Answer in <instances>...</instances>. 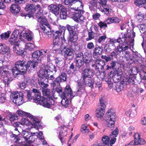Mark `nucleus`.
Instances as JSON below:
<instances>
[{
  "instance_id": "2f4dec72",
  "label": "nucleus",
  "mask_w": 146,
  "mask_h": 146,
  "mask_svg": "<svg viewBox=\"0 0 146 146\" xmlns=\"http://www.w3.org/2000/svg\"><path fill=\"white\" fill-rule=\"evenodd\" d=\"M9 48L5 44H0V54H4L7 52L10 56V53L8 52Z\"/></svg>"
},
{
  "instance_id": "7c9ffc66",
  "label": "nucleus",
  "mask_w": 146,
  "mask_h": 146,
  "mask_svg": "<svg viewBox=\"0 0 146 146\" xmlns=\"http://www.w3.org/2000/svg\"><path fill=\"white\" fill-rule=\"evenodd\" d=\"M31 123V122L29 120L26 118H22L20 122H16L15 125L17 126H19L20 124L22 125H25L27 126L30 125Z\"/></svg>"
},
{
  "instance_id": "c9c22d12",
  "label": "nucleus",
  "mask_w": 146,
  "mask_h": 146,
  "mask_svg": "<svg viewBox=\"0 0 146 146\" xmlns=\"http://www.w3.org/2000/svg\"><path fill=\"white\" fill-rule=\"evenodd\" d=\"M83 82L86 86L92 87L93 86L94 81L93 79L90 77L83 80Z\"/></svg>"
},
{
  "instance_id": "37998d69",
  "label": "nucleus",
  "mask_w": 146,
  "mask_h": 146,
  "mask_svg": "<svg viewBox=\"0 0 146 146\" xmlns=\"http://www.w3.org/2000/svg\"><path fill=\"white\" fill-rule=\"evenodd\" d=\"M9 42L10 44L11 45H14L15 46H17L19 45V43L20 41L17 40V38H12L11 36L10 38Z\"/></svg>"
},
{
  "instance_id": "7ed1b4c3",
  "label": "nucleus",
  "mask_w": 146,
  "mask_h": 146,
  "mask_svg": "<svg viewBox=\"0 0 146 146\" xmlns=\"http://www.w3.org/2000/svg\"><path fill=\"white\" fill-rule=\"evenodd\" d=\"M26 62L25 60H20L15 63V67L12 69L13 75L14 77L16 75L25 73L27 71Z\"/></svg>"
},
{
  "instance_id": "e2e57ef3",
  "label": "nucleus",
  "mask_w": 146,
  "mask_h": 146,
  "mask_svg": "<svg viewBox=\"0 0 146 146\" xmlns=\"http://www.w3.org/2000/svg\"><path fill=\"white\" fill-rule=\"evenodd\" d=\"M19 33V32L18 30L16 29L15 30L13 33L11 35V37L12 38H17V36Z\"/></svg>"
},
{
  "instance_id": "9b49d317",
  "label": "nucleus",
  "mask_w": 146,
  "mask_h": 146,
  "mask_svg": "<svg viewBox=\"0 0 146 146\" xmlns=\"http://www.w3.org/2000/svg\"><path fill=\"white\" fill-rule=\"evenodd\" d=\"M44 20V24L41 23V25H40V28L46 37L50 38L52 34L50 27L47 21Z\"/></svg>"
},
{
  "instance_id": "0e129e2a",
  "label": "nucleus",
  "mask_w": 146,
  "mask_h": 146,
  "mask_svg": "<svg viewBox=\"0 0 146 146\" xmlns=\"http://www.w3.org/2000/svg\"><path fill=\"white\" fill-rule=\"evenodd\" d=\"M136 70V68L133 67V68H131L129 70H128L127 73L125 75H129V76H132L133 74V71H135V70Z\"/></svg>"
},
{
  "instance_id": "b1692460",
  "label": "nucleus",
  "mask_w": 146,
  "mask_h": 146,
  "mask_svg": "<svg viewBox=\"0 0 146 146\" xmlns=\"http://www.w3.org/2000/svg\"><path fill=\"white\" fill-rule=\"evenodd\" d=\"M105 65L104 61L102 60H96L95 61L94 64L92 65V66H95L96 69L102 70L104 68V66Z\"/></svg>"
},
{
  "instance_id": "aec40b11",
  "label": "nucleus",
  "mask_w": 146,
  "mask_h": 146,
  "mask_svg": "<svg viewBox=\"0 0 146 146\" xmlns=\"http://www.w3.org/2000/svg\"><path fill=\"white\" fill-rule=\"evenodd\" d=\"M73 50L71 48H65L63 52L65 57L68 60H70L73 58Z\"/></svg>"
},
{
  "instance_id": "338daca9",
  "label": "nucleus",
  "mask_w": 146,
  "mask_h": 146,
  "mask_svg": "<svg viewBox=\"0 0 146 146\" xmlns=\"http://www.w3.org/2000/svg\"><path fill=\"white\" fill-rule=\"evenodd\" d=\"M137 18L138 21L140 22L143 21V19L144 18V15L142 13H140L137 16Z\"/></svg>"
},
{
  "instance_id": "e433bc0d",
  "label": "nucleus",
  "mask_w": 146,
  "mask_h": 146,
  "mask_svg": "<svg viewBox=\"0 0 146 146\" xmlns=\"http://www.w3.org/2000/svg\"><path fill=\"white\" fill-rule=\"evenodd\" d=\"M67 15V10L65 7L62 5L60 9V16L61 19H65Z\"/></svg>"
},
{
  "instance_id": "4d7b16f0",
  "label": "nucleus",
  "mask_w": 146,
  "mask_h": 146,
  "mask_svg": "<svg viewBox=\"0 0 146 146\" xmlns=\"http://www.w3.org/2000/svg\"><path fill=\"white\" fill-rule=\"evenodd\" d=\"M140 32L141 33H145L146 32V25L141 24L138 26Z\"/></svg>"
},
{
  "instance_id": "5fc2aeb1",
  "label": "nucleus",
  "mask_w": 146,
  "mask_h": 146,
  "mask_svg": "<svg viewBox=\"0 0 146 146\" xmlns=\"http://www.w3.org/2000/svg\"><path fill=\"white\" fill-rule=\"evenodd\" d=\"M106 99L104 97H102L100 99V105L102 107V108H104L105 109L106 107L105 103L106 102Z\"/></svg>"
},
{
  "instance_id": "8fccbe9b",
  "label": "nucleus",
  "mask_w": 146,
  "mask_h": 146,
  "mask_svg": "<svg viewBox=\"0 0 146 146\" xmlns=\"http://www.w3.org/2000/svg\"><path fill=\"white\" fill-rule=\"evenodd\" d=\"M35 47V46L34 44L31 43H28L26 44L25 49L32 51L33 50V49Z\"/></svg>"
},
{
  "instance_id": "2eb2a0df",
  "label": "nucleus",
  "mask_w": 146,
  "mask_h": 146,
  "mask_svg": "<svg viewBox=\"0 0 146 146\" xmlns=\"http://www.w3.org/2000/svg\"><path fill=\"white\" fill-rule=\"evenodd\" d=\"M134 140H133L129 143L131 145H143L145 143L144 140L141 138L140 134L138 133H136L134 135Z\"/></svg>"
},
{
  "instance_id": "1a4fd4ad",
  "label": "nucleus",
  "mask_w": 146,
  "mask_h": 146,
  "mask_svg": "<svg viewBox=\"0 0 146 146\" xmlns=\"http://www.w3.org/2000/svg\"><path fill=\"white\" fill-rule=\"evenodd\" d=\"M21 135L27 142L31 143L35 141L37 133H31L27 129L23 130Z\"/></svg>"
},
{
  "instance_id": "09e8293b",
  "label": "nucleus",
  "mask_w": 146,
  "mask_h": 146,
  "mask_svg": "<svg viewBox=\"0 0 146 146\" xmlns=\"http://www.w3.org/2000/svg\"><path fill=\"white\" fill-rule=\"evenodd\" d=\"M11 32L10 31H8L7 32L3 33L0 35L1 39L2 40H6L9 37Z\"/></svg>"
},
{
  "instance_id": "f8f14e48",
  "label": "nucleus",
  "mask_w": 146,
  "mask_h": 146,
  "mask_svg": "<svg viewBox=\"0 0 146 146\" xmlns=\"http://www.w3.org/2000/svg\"><path fill=\"white\" fill-rule=\"evenodd\" d=\"M17 113L20 116H27L29 118L33 121V123L35 126H38L39 125V122L38 121L37 118L30 114V113L26 112L21 110H19L17 111Z\"/></svg>"
},
{
  "instance_id": "ddd939ff",
  "label": "nucleus",
  "mask_w": 146,
  "mask_h": 146,
  "mask_svg": "<svg viewBox=\"0 0 146 146\" xmlns=\"http://www.w3.org/2000/svg\"><path fill=\"white\" fill-rule=\"evenodd\" d=\"M33 35L32 33L29 30L23 31L20 35V39L22 41L27 39L28 41H31L33 38Z\"/></svg>"
},
{
  "instance_id": "f704fd0d",
  "label": "nucleus",
  "mask_w": 146,
  "mask_h": 146,
  "mask_svg": "<svg viewBox=\"0 0 146 146\" xmlns=\"http://www.w3.org/2000/svg\"><path fill=\"white\" fill-rule=\"evenodd\" d=\"M83 58V56H77L76 58V62L74 63L76 64V66L79 68L83 64V62L82 61V59Z\"/></svg>"
},
{
  "instance_id": "393cba45",
  "label": "nucleus",
  "mask_w": 146,
  "mask_h": 146,
  "mask_svg": "<svg viewBox=\"0 0 146 146\" xmlns=\"http://www.w3.org/2000/svg\"><path fill=\"white\" fill-rule=\"evenodd\" d=\"M37 9H38V11L36 13V18H38V22L40 23V25H41V23H43L44 24L43 20L45 19L46 21H47L45 17L42 16L43 15V11L40 7V6L39 8H38Z\"/></svg>"
},
{
  "instance_id": "f03ea898",
  "label": "nucleus",
  "mask_w": 146,
  "mask_h": 146,
  "mask_svg": "<svg viewBox=\"0 0 146 146\" xmlns=\"http://www.w3.org/2000/svg\"><path fill=\"white\" fill-rule=\"evenodd\" d=\"M34 95L33 100L34 102L44 107L50 108L55 105L54 101L53 99H50L49 100L47 99H45L41 96L40 93L35 94Z\"/></svg>"
},
{
  "instance_id": "de8ad7c7",
  "label": "nucleus",
  "mask_w": 146,
  "mask_h": 146,
  "mask_svg": "<svg viewBox=\"0 0 146 146\" xmlns=\"http://www.w3.org/2000/svg\"><path fill=\"white\" fill-rule=\"evenodd\" d=\"M95 33L92 30H90L88 31V38H86V41H88L89 40H91L92 39H93L95 36Z\"/></svg>"
},
{
  "instance_id": "39448f33",
  "label": "nucleus",
  "mask_w": 146,
  "mask_h": 146,
  "mask_svg": "<svg viewBox=\"0 0 146 146\" xmlns=\"http://www.w3.org/2000/svg\"><path fill=\"white\" fill-rule=\"evenodd\" d=\"M135 33L133 31H130V32L128 33L125 34V36L127 38L125 42H121L120 44L122 45H120L122 51L127 50L129 48V45L132 46L133 48V42L134 41V38L135 36Z\"/></svg>"
},
{
  "instance_id": "72a5a7b5",
  "label": "nucleus",
  "mask_w": 146,
  "mask_h": 146,
  "mask_svg": "<svg viewBox=\"0 0 146 146\" xmlns=\"http://www.w3.org/2000/svg\"><path fill=\"white\" fill-rule=\"evenodd\" d=\"M32 58L36 59L38 61H40L42 58L41 51H36L34 52L32 55Z\"/></svg>"
},
{
  "instance_id": "a878e982",
  "label": "nucleus",
  "mask_w": 146,
  "mask_h": 146,
  "mask_svg": "<svg viewBox=\"0 0 146 146\" xmlns=\"http://www.w3.org/2000/svg\"><path fill=\"white\" fill-rule=\"evenodd\" d=\"M83 13H80L79 11H77L76 14L72 16V18L77 22H80L83 21L84 18L82 15Z\"/></svg>"
},
{
  "instance_id": "412c9836",
  "label": "nucleus",
  "mask_w": 146,
  "mask_h": 146,
  "mask_svg": "<svg viewBox=\"0 0 146 146\" xmlns=\"http://www.w3.org/2000/svg\"><path fill=\"white\" fill-rule=\"evenodd\" d=\"M67 129L65 127H61L59 128L60 130L58 137L62 143L63 141L64 137L67 135Z\"/></svg>"
},
{
  "instance_id": "13d9d810",
  "label": "nucleus",
  "mask_w": 146,
  "mask_h": 146,
  "mask_svg": "<svg viewBox=\"0 0 146 146\" xmlns=\"http://www.w3.org/2000/svg\"><path fill=\"white\" fill-rule=\"evenodd\" d=\"M123 55L124 57L127 60H128L129 59L132 60V58L131 56V54H130V53L128 51H124V52L123 53Z\"/></svg>"
},
{
  "instance_id": "052dcab7",
  "label": "nucleus",
  "mask_w": 146,
  "mask_h": 146,
  "mask_svg": "<svg viewBox=\"0 0 146 146\" xmlns=\"http://www.w3.org/2000/svg\"><path fill=\"white\" fill-rule=\"evenodd\" d=\"M54 87V88L55 89L56 91L58 93H60L62 92V88L60 87V84L58 85L57 84H56L55 86Z\"/></svg>"
},
{
  "instance_id": "bf43d9fd",
  "label": "nucleus",
  "mask_w": 146,
  "mask_h": 146,
  "mask_svg": "<svg viewBox=\"0 0 146 146\" xmlns=\"http://www.w3.org/2000/svg\"><path fill=\"white\" fill-rule=\"evenodd\" d=\"M107 38V36L105 34L100 36L98 39V42L102 44L104 42L105 40Z\"/></svg>"
},
{
  "instance_id": "58836bf2",
  "label": "nucleus",
  "mask_w": 146,
  "mask_h": 146,
  "mask_svg": "<svg viewBox=\"0 0 146 146\" xmlns=\"http://www.w3.org/2000/svg\"><path fill=\"white\" fill-rule=\"evenodd\" d=\"M122 71L121 69H118L115 72V74L114 76L113 77V79L114 80L116 79L117 80H119L120 79L121 77V75L122 74Z\"/></svg>"
},
{
  "instance_id": "49530a36",
  "label": "nucleus",
  "mask_w": 146,
  "mask_h": 146,
  "mask_svg": "<svg viewBox=\"0 0 146 146\" xmlns=\"http://www.w3.org/2000/svg\"><path fill=\"white\" fill-rule=\"evenodd\" d=\"M135 4L139 7L141 6L143 4H145L144 7L146 5V0H135L134 1ZM144 8H145L144 7Z\"/></svg>"
},
{
  "instance_id": "c85d7f7f",
  "label": "nucleus",
  "mask_w": 146,
  "mask_h": 146,
  "mask_svg": "<svg viewBox=\"0 0 146 146\" xmlns=\"http://www.w3.org/2000/svg\"><path fill=\"white\" fill-rule=\"evenodd\" d=\"M93 75L92 70L88 68L85 69L82 71V76L83 80H85L86 78L90 77Z\"/></svg>"
},
{
  "instance_id": "a211bd4d",
  "label": "nucleus",
  "mask_w": 146,
  "mask_h": 146,
  "mask_svg": "<svg viewBox=\"0 0 146 146\" xmlns=\"http://www.w3.org/2000/svg\"><path fill=\"white\" fill-rule=\"evenodd\" d=\"M67 78L66 74L64 72H62L61 74L53 81L52 84L54 86L56 84H60V82H65Z\"/></svg>"
},
{
  "instance_id": "423d86ee",
  "label": "nucleus",
  "mask_w": 146,
  "mask_h": 146,
  "mask_svg": "<svg viewBox=\"0 0 146 146\" xmlns=\"http://www.w3.org/2000/svg\"><path fill=\"white\" fill-rule=\"evenodd\" d=\"M1 77L2 83H3L5 86H8L10 81L13 80L11 74L9 71L4 70L3 68L0 67V78Z\"/></svg>"
},
{
  "instance_id": "4be33fe9",
  "label": "nucleus",
  "mask_w": 146,
  "mask_h": 146,
  "mask_svg": "<svg viewBox=\"0 0 146 146\" xmlns=\"http://www.w3.org/2000/svg\"><path fill=\"white\" fill-rule=\"evenodd\" d=\"M39 8L40 5H38L35 6L32 4H28L26 5L25 9L29 12L30 13L33 14L35 12L36 10Z\"/></svg>"
},
{
  "instance_id": "a18cd8bd",
  "label": "nucleus",
  "mask_w": 146,
  "mask_h": 146,
  "mask_svg": "<svg viewBox=\"0 0 146 146\" xmlns=\"http://www.w3.org/2000/svg\"><path fill=\"white\" fill-rule=\"evenodd\" d=\"M78 36L76 33L70 34L69 41L71 42H74L78 39Z\"/></svg>"
},
{
  "instance_id": "dca6fc26",
  "label": "nucleus",
  "mask_w": 146,
  "mask_h": 146,
  "mask_svg": "<svg viewBox=\"0 0 146 146\" xmlns=\"http://www.w3.org/2000/svg\"><path fill=\"white\" fill-rule=\"evenodd\" d=\"M62 5L60 4L56 5L52 4L49 5L48 9L50 12L56 15H58L59 13V10Z\"/></svg>"
},
{
  "instance_id": "bb28decb",
  "label": "nucleus",
  "mask_w": 146,
  "mask_h": 146,
  "mask_svg": "<svg viewBox=\"0 0 146 146\" xmlns=\"http://www.w3.org/2000/svg\"><path fill=\"white\" fill-rule=\"evenodd\" d=\"M134 78L133 76H129V75H125L123 78L122 82L124 84H127L128 83L133 84Z\"/></svg>"
},
{
  "instance_id": "79ce46f5",
  "label": "nucleus",
  "mask_w": 146,
  "mask_h": 146,
  "mask_svg": "<svg viewBox=\"0 0 146 146\" xmlns=\"http://www.w3.org/2000/svg\"><path fill=\"white\" fill-rule=\"evenodd\" d=\"M67 30L70 34H72L76 33V32L77 30L74 26H71L69 25H67Z\"/></svg>"
},
{
  "instance_id": "cd10ccee",
  "label": "nucleus",
  "mask_w": 146,
  "mask_h": 146,
  "mask_svg": "<svg viewBox=\"0 0 146 146\" xmlns=\"http://www.w3.org/2000/svg\"><path fill=\"white\" fill-rule=\"evenodd\" d=\"M118 133V130L117 128L115 129L111 133V134L110 135L111 140L110 141V146H112L115 143L116 140L115 137L117 136Z\"/></svg>"
},
{
  "instance_id": "c756f323",
  "label": "nucleus",
  "mask_w": 146,
  "mask_h": 146,
  "mask_svg": "<svg viewBox=\"0 0 146 146\" xmlns=\"http://www.w3.org/2000/svg\"><path fill=\"white\" fill-rule=\"evenodd\" d=\"M103 52V49L100 47H96L94 50L93 53V56L94 58H97Z\"/></svg>"
},
{
  "instance_id": "20e7f679",
  "label": "nucleus",
  "mask_w": 146,
  "mask_h": 146,
  "mask_svg": "<svg viewBox=\"0 0 146 146\" xmlns=\"http://www.w3.org/2000/svg\"><path fill=\"white\" fill-rule=\"evenodd\" d=\"M74 97L72 90L70 86L67 85L62 96V98L61 101L62 106L66 108L68 107L70 105L68 100H71Z\"/></svg>"
},
{
  "instance_id": "f257e3e1",
  "label": "nucleus",
  "mask_w": 146,
  "mask_h": 146,
  "mask_svg": "<svg viewBox=\"0 0 146 146\" xmlns=\"http://www.w3.org/2000/svg\"><path fill=\"white\" fill-rule=\"evenodd\" d=\"M56 72L55 66L52 63H48L46 65H42L39 71L38 75L40 76H46L49 80H52L54 77L53 76L52 71Z\"/></svg>"
},
{
  "instance_id": "6e6552de",
  "label": "nucleus",
  "mask_w": 146,
  "mask_h": 146,
  "mask_svg": "<svg viewBox=\"0 0 146 146\" xmlns=\"http://www.w3.org/2000/svg\"><path fill=\"white\" fill-rule=\"evenodd\" d=\"M115 114L109 110L106 113L105 117L106 121V125L109 128L111 129L114 127L115 121Z\"/></svg>"
},
{
  "instance_id": "864d4df0",
  "label": "nucleus",
  "mask_w": 146,
  "mask_h": 146,
  "mask_svg": "<svg viewBox=\"0 0 146 146\" xmlns=\"http://www.w3.org/2000/svg\"><path fill=\"white\" fill-rule=\"evenodd\" d=\"M13 133H13V134L14 137H15L16 139H17V141H15V142H17V141L18 140V139L17 137V135H19L21 133L20 131L18 130V129L17 128H15L14 131L13 132Z\"/></svg>"
},
{
  "instance_id": "6e6d98bb",
  "label": "nucleus",
  "mask_w": 146,
  "mask_h": 146,
  "mask_svg": "<svg viewBox=\"0 0 146 146\" xmlns=\"http://www.w3.org/2000/svg\"><path fill=\"white\" fill-rule=\"evenodd\" d=\"M75 8H69V10L68 11L69 15H70V16L72 17L73 15H74L75 14H76V13L77 11L76 9H75Z\"/></svg>"
},
{
  "instance_id": "473e14b6",
  "label": "nucleus",
  "mask_w": 146,
  "mask_h": 146,
  "mask_svg": "<svg viewBox=\"0 0 146 146\" xmlns=\"http://www.w3.org/2000/svg\"><path fill=\"white\" fill-rule=\"evenodd\" d=\"M96 116L97 117L101 118L105 113V110L104 108L99 107L96 109Z\"/></svg>"
},
{
  "instance_id": "a19ab883",
  "label": "nucleus",
  "mask_w": 146,
  "mask_h": 146,
  "mask_svg": "<svg viewBox=\"0 0 146 146\" xmlns=\"http://www.w3.org/2000/svg\"><path fill=\"white\" fill-rule=\"evenodd\" d=\"M59 35L54 33L53 36L54 40L53 44H59L60 45V39L59 37Z\"/></svg>"
},
{
  "instance_id": "f3484780",
  "label": "nucleus",
  "mask_w": 146,
  "mask_h": 146,
  "mask_svg": "<svg viewBox=\"0 0 146 146\" xmlns=\"http://www.w3.org/2000/svg\"><path fill=\"white\" fill-rule=\"evenodd\" d=\"M37 61L33 60L26 62V67L27 71L29 72H33L35 70V67L37 65Z\"/></svg>"
},
{
  "instance_id": "680f3d73",
  "label": "nucleus",
  "mask_w": 146,
  "mask_h": 146,
  "mask_svg": "<svg viewBox=\"0 0 146 146\" xmlns=\"http://www.w3.org/2000/svg\"><path fill=\"white\" fill-rule=\"evenodd\" d=\"M27 82H20L19 84V86L21 89H25L27 86Z\"/></svg>"
},
{
  "instance_id": "4c0bfd02",
  "label": "nucleus",
  "mask_w": 146,
  "mask_h": 146,
  "mask_svg": "<svg viewBox=\"0 0 146 146\" xmlns=\"http://www.w3.org/2000/svg\"><path fill=\"white\" fill-rule=\"evenodd\" d=\"M20 10L19 6L18 5L13 4L11 7L10 10L11 13L16 14L19 12Z\"/></svg>"
},
{
  "instance_id": "69168bd1",
  "label": "nucleus",
  "mask_w": 146,
  "mask_h": 146,
  "mask_svg": "<svg viewBox=\"0 0 146 146\" xmlns=\"http://www.w3.org/2000/svg\"><path fill=\"white\" fill-rule=\"evenodd\" d=\"M98 25L101 29L106 28L107 27L106 23H105L102 21L100 22Z\"/></svg>"
},
{
  "instance_id": "5701e85b",
  "label": "nucleus",
  "mask_w": 146,
  "mask_h": 146,
  "mask_svg": "<svg viewBox=\"0 0 146 146\" xmlns=\"http://www.w3.org/2000/svg\"><path fill=\"white\" fill-rule=\"evenodd\" d=\"M75 5V9H76L77 11H79L80 13H83L84 5L80 0H75L74 2Z\"/></svg>"
},
{
  "instance_id": "ea45409f",
  "label": "nucleus",
  "mask_w": 146,
  "mask_h": 146,
  "mask_svg": "<svg viewBox=\"0 0 146 146\" xmlns=\"http://www.w3.org/2000/svg\"><path fill=\"white\" fill-rule=\"evenodd\" d=\"M42 93L43 96H46V98H44L45 99H47L48 100H50V99H53L50 94V89H47L44 90Z\"/></svg>"
},
{
  "instance_id": "3c124183",
  "label": "nucleus",
  "mask_w": 146,
  "mask_h": 146,
  "mask_svg": "<svg viewBox=\"0 0 146 146\" xmlns=\"http://www.w3.org/2000/svg\"><path fill=\"white\" fill-rule=\"evenodd\" d=\"M110 138L109 137L106 135H104L102 138V141L104 144H108L109 143Z\"/></svg>"
},
{
  "instance_id": "4468645a",
  "label": "nucleus",
  "mask_w": 146,
  "mask_h": 146,
  "mask_svg": "<svg viewBox=\"0 0 146 146\" xmlns=\"http://www.w3.org/2000/svg\"><path fill=\"white\" fill-rule=\"evenodd\" d=\"M106 0H100L99 3L101 5L98 8L100 11L107 15L109 13L110 6L106 5Z\"/></svg>"
},
{
  "instance_id": "6ab92c4d",
  "label": "nucleus",
  "mask_w": 146,
  "mask_h": 146,
  "mask_svg": "<svg viewBox=\"0 0 146 146\" xmlns=\"http://www.w3.org/2000/svg\"><path fill=\"white\" fill-rule=\"evenodd\" d=\"M39 72H38V75L39 77L38 80V83L40 87H47L48 85L47 84L48 81V78L43 76H40L38 75Z\"/></svg>"
},
{
  "instance_id": "c03bdc74",
  "label": "nucleus",
  "mask_w": 146,
  "mask_h": 146,
  "mask_svg": "<svg viewBox=\"0 0 146 146\" xmlns=\"http://www.w3.org/2000/svg\"><path fill=\"white\" fill-rule=\"evenodd\" d=\"M80 131L82 133L84 134L88 133L90 131L86 124H84L81 126Z\"/></svg>"
},
{
  "instance_id": "0eeeda50",
  "label": "nucleus",
  "mask_w": 146,
  "mask_h": 146,
  "mask_svg": "<svg viewBox=\"0 0 146 146\" xmlns=\"http://www.w3.org/2000/svg\"><path fill=\"white\" fill-rule=\"evenodd\" d=\"M10 98L13 103L19 106L23 104L25 100V96L21 92L13 93L10 95Z\"/></svg>"
},
{
  "instance_id": "9d476101",
  "label": "nucleus",
  "mask_w": 146,
  "mask_h": 146,
  "mask_svg": "<svg viewBox=\"0 0 146 146\" xmlns=\"http://www.w3.org/2000/svg\"><path fill=\"white\" fill-rule=\"evenodd\" d=\"M125 36V34H123L121 33L119 35L118 38L117 40L114 38H110V43L107 44V46H108L111 50H112L114 48L115 45L114 44L116 42H117L120 43L121 42H125L127 39Z\"/></svg>"
},
{
  "instance_id": "603ef678",
  "label": "nucleus",
  "mask_w": 146,
  "mask_h": 146,
  "mask_svg": "<svg viewBox=\"0 0 146 146\" xmlns=\"http://www.w3.org/2000/svg\"><path fill=\"white\" fill-rule=\"evenodd\" d=\"M58 28V31H56L55 33L58 35H60L62 33L64 32L66 30V28L65 27L61 26H59Z\"/></svg>"
},
{
  "instance_id": "774afa93",
  "label": "nucleus",
  "mask_w": 146,
  "mask_h": 146,
  "mask_svg": "<svg viewBox=\"0 0 146 146\" xmlns=\"http://www.w3.org/2000/svg\"><path fill=\"white\" fill-rule=\"evenodd\" d=\"M60 45L59 44H53L52 45V50L54 51H56L58 49H59L60 47Z\"/></svg>"
}]
</instances>
